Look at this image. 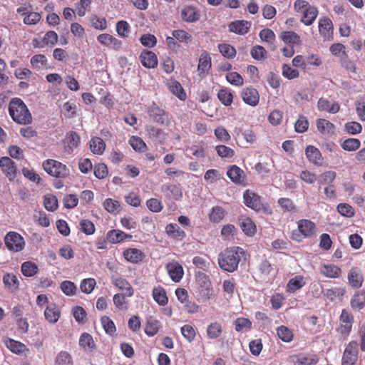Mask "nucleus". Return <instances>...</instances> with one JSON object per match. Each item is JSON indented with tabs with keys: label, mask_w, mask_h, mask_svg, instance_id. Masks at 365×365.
Wrapping results in <instances>:
<instances>
[{
	"label": "nucleus",
	"mask_w": 365,
	"mask_h": 365,
	"mask_svg": "<svg viewBox=\"0 0 365 365\" xmlns=\"http://www.w3.org/2000/svg\"><path fill=\"white\" fill-rule=\"evenodd\" d=\"M246 252L240 247H232L225 249L218 255L219 267L227 272H233L237 269L240 262L245 259Z\"/></svg>",
	"instance_id": "nucleus-1"
},
{
	"label": "nucleus",
	"mask_w": 365,
	"mask_h": 365,
	"mask_svg": "<svg viewBox=\"0 0 365 365\" xmlns=\"http://www.w3.org/2000/svg\"><path fill=\"white\" fill-rule=\"evenodd\" d=\"M9 112L12 120L21 125L31 123L32 116L26 104L19 98H14L9 105Z\"/></svg>",
	"instance_id": "nucleus-2"
},
{
	"label": "nucleus",
	"mask_w": 365,
	"mask_h": 365,
	"mask_svg": "<svg viewBox=\"0 0 365 365\" xmlns=\"http://www.w3.org/2000/svg\"><path fill=\"white\" fill-rule=\"evenodd\" d=\"M43 167L48 175L56 178H65L69 175V169L67 166L56 160H45Z\"/></svg>",
	"instance_id": "nucleus-3"
},
{
	"label": "nucleus",
	"mask_w": 365,
	"mask_h": 365,
	"mask_svg": "<svg viewBox=\"0 0 365 365\" xmlns=\"http://www.w3.org/2000/svg\"><path fill=\"white\" fill-rule=\"evenodd\" d=\"M147 113L149 118L159 125H168L170 123L169 114L155 103L148 107Z\"/></svg>",
	"instance_id": "nucleus-4"
},
{
	"label": "nucleus",
	"mask_w": 365,
	"mask_h": 365,
	"mask_svg": "<svg viewBox=\"0 0 365 365\" xmlns=\"http://www.w3.org/2000/svg\"><path fill=\"white\" fill-rule=\"evenodd\" d=\"M4 242L9 250L15 252H21L25 247L24 237L16 232H8L4 237Z\"/></svg>",
	"instance_id": "nucleus-5"
},
{
	"label": "nucleus",
	"mask_w": 365,
	"mask_h": 365,
	"mask_svg": "<svg viewBox=\"0 0 365 365\" xmlns=\"http://www.w3.org/2000/svg\"><path fill=\"white\" fill-rule=\"evenodd\" d=\"M358 351L357 342L351 341L344 350L341 365H355L358 359Z\"/></svg>",
	"instance_id": "nucleus-6"
},
{
	"label": "nucleus",
	"mask_w": 365,
	"mask_h": 365,
	"mask_svg": "<svg viewBox=\"0 0 365 365\" xmlns=\"http://www.w3.org/2000/svg\"><path fill=\"white\" fill-rule=\"evenodd\" d=\"M354 317L346 309H343L339 318V327L337 331L344 336H347L351 331Z\"/></svg>",
	"instance_id": "nucleus-7"
},
{
	"label": "nucleus",
	"mask_w": 365,
	"mask_h": 365,
	"mask_svg": "<svg viewBox=\"0 0 365 365\" xmlns=\"http://www.w3.org/2000/svg\"><path fill=\"white\" fill-rule=\"evenodd\" d=\"M0 168L10 181L16 178L17 168L14 162L10 158L2 157L0 158Z\"/></svg>",
	"instance_id": "nucleus-8"
},
{
	"label": "nucleus",
	"mask_w": 365,
	"mask_h": 365,
	"mask_svg": "<svg viewBox=\"0 0 365 365\" xmlns=\"http://www.w3.org/2000/svg\"><path fill=\"white\" fill-rule=\"evenodd\" d=\"M97 40L103 46L115 51H119L122 48V41L109 34L98 35Z\"/></svg>",
	"instance_id": "nucleus-9"
},
{
	"label": "nucleus",
	"mask_w": 365,
	"mask_h": 365,
	"mask_svg": "<svg viewBox=\"0 0 365 365\" xmlns=\"http://www.w3.org/2000/svg\"><path fill=\"white\" fill-rule=\"evenodd\" d=\"M294 365H314L319 361L317 355L301 353L291 356Z\"/></svg>",
	"instance_id": "nucleus-10"
},
{
	"label": "nucleus",
	"mask_w": 365,
	"mask_h": 365,
	"mask_svg": "<svg viewBox=\"0 0 365 365\" xmlns=\"http://www.w3.org/2000/svg\"><path fill=\"white\" fill-rule=\"evenodd\" d=\"M160 189L161 192L168 199L179 200L182 197V190L179 185L167 183L163 184Z\"/></svg>",
	"instance_id": "nucleus-11"
},
{
	"label": "nucleus",
	"mask_w": 365,
	"mask_h": 365,
	"mask_svg": "<svg viewBox=\"0 0 365 365\" xmlns=\"http://www.w3.org/2000/svg\"><path fill=\"white\" fill-rule=\"evenodd\" d=\"M166 269L171 279L175 282H180L184 274L182 265L178 262H171L167 264Z\"/></svg>",
	"instance_id": "nucleus-12"
},
{
	"label": "nucleus",
	"mask_w": 365,
	"mask_h": 365,
	"mask_svg": "<svg viewBox=\"0 0 365 365\" xmlns=\"http://www.w3.org/2000/svg\"><path fill=\"white\" fill-rule=\"evenodd\" d=\"M251 22L245 20H236L228 25L230 32L238 35H244L249 32L251 27Z\"/></svg>",
	"instance_id": "nucleus-13"
},
{
	"label": "nucleus",
	"mask_w": 365,
	"mask_h": 365,
	"mask_svg": "<svg viewBox=\"0 0 365 365\" xmlns=\"http://www.w3.org/2000/svg\"><path fill=\"white\" fill-rule=\"evenodd\" d=\"M242 98L243 101L251 106H255L258 104L259 96L257 91L252 88L248 87L242 91Z\"/></svg>",
	"instance_id": "nucleus-14"
},
{
	"label": "nucleus",
	"mask_w": 365,
	"mask_h": 365,
	"mask_svg": "<svg viewBox=\"0 0 365 365\" xmlns=\"http://www.w3.org/2000/svg\"><path fill=\"white\" fill-rule=\"evenodd\" d=\"M298 230L304 237H311L315 233L316 225L309 220H300L297 222Z\"/></svg>",
	"instance_id": "nucleus-15"
},
{
	"label": "nucleus",
	"mask_w": 365,
	"mask_h": 365,
	"mask_svg": "<svg viewBox=\"0 0 365 365\" xmlns=\"http://www.w3.org/2000/svg\"><path fill=\"white\" fill-rule=\"evenodd\" d=\"M200 17V13L195 6H187L181 11V18L185 22H195L199 20Z\"/></svg>",
	"instance_id": "nucleus-16"
},
{
	"label": "nucleus",
	"mask_w": 365,
	"mask_h": 365,
	"mask_svg": "<svg viewBox=\"0 0 365 365\" xmlns=\"http://www.w3.org/2000/svg\"><path fill=\"white\" fill-rule=\"evenodd\" d=\"M348 281L351 287H361L364 282L361 271L357 267H352L348 273Z\"/></svg>",
	"instance_id": "nucleus-17"
},
{
	"label": "nucleus",
	"mask_w": 365,
	"mask_h": 365,
	"mask_svg": "<svg viewBox=\"0 0 365 365\" xmlns=\"http://www.w3.org/2000/svg\"><path fill=\"white\" fill-rule=\"evenodd\" d=\"M244 202L246 206L253 209L259 210L261 207V200L259 195L254 192L247 190L243 195Z\"/></svg>",
	"instance_id": "nucleus-18"
},
{
	"label": "nucleus",
	"mask_w": 365,
	"mask_h": 365,
	"mask_svg": "<svg viewBox=\"0 0 365 365\" xmlns=\"http://www.w3.org/2000/svg\"><path fill=\"white\" fill-rule=\"evenodd\" d=\"M140 58L142 65L148 68H154L158 65V58L155 53L150 51H143Z\"/></svg>",
	"instance_id": "nucleus-19"
},
{
	"label": "nucleus",
	"mask_w": 365,
	"mask_h": 365,
	"mask_svg": "<svg viewBox=\"0 0 365 365\" xmlns=\"http://www.w3.org/2000/svg\"><path fill=\"white\" fill-rule=\"evenodd\" d=\"M305 155L311 163L318 166L322 165V153L316 147L308 145L305 149Z\"/></svg>",
	"instance_id": "nucleus-20"
},
{
	"label": "nucleus",
	"mask_w": 365,
	"mask_h": 365,
	"mask_svg": "<svg viewBox=\"0 0 365 365\" xmlns=\"http://www.w3.org/2000/svg\"><path fill=\"white\" fill-rule=\"evenodd\" d=\"M227 175L236 184H242L245 181V173L237 165L231 166L227 171Z\"/></svg>",
	"instance_id": "nucleus-21"
},
{
	"label": "nucleus",
	"mask_w": 365,
	"mask_h": 365,
	"mask_svg": "<svg viewBox=\"0 0 365 365\" xmlns=\"http://www.w3.org/2000/svg\"><path fill=\"white\" fill-rule=\"evenodd\" d=\"M320 273L329 278H339L341 274V269L334 264H323L320 267Z\"/></svg>",
	"instance_id": "nucleus-22"
},
{
	"label": "nucleus",
	"mask_w": 365,
	"mask_h": 365,
	"mask_svg": "<svg viewBox=\"0 0 365 365\" xmlns=\"http://www.w3.org/2000/svg\"><path fill=\"white\" fill-rule=\"evenodd\" d=\"M113 284L118 287V289L125 293L128 297H132L134 294V290L130 284L124 278L116 277L113 279Z\"/></svg>",
	"instance_id": "nucleus-23"
},
{
	"label": "nucleus",
	"mask_w": 365,
	"mask_h": 365,
	"mask_svg": "<svg viewBox=\"0 0 365 365\" xmlns=\"http://www.w3.org/2000/svg\"><path fill=\"white\" fill-rule=\"evenodd\" d=\"M317 107L319 110L327 111L330 113H336L339 110V105L337 103L323 98L318 101Z\"/></svg>",
	"instance_id": "nucleus-24"
},
{
	"label": "nucleus",
	"mask_w": 365,
	"mask_h": 365,
	"mask_svg": "<svg viewBox=\"0 0 365 365\" xmlns=\"http://www.w3.org/2000/svg\"><path fill=\"white\" fill-rule=\"evenodd\" d=\"M107 240L113 244L120 242L126 239H130L132 235L125 233L119 230H112L107 233Z\"/></svg>",
	"instance_id": "nucleus-25"
},
{
	"label": "nucleus",
	"mask_w": 365,
	"mask_h": 365,
	"mask_svg": "<svg viewBox=\"0 0 365 365\" xmlns=\"http://www.w3.org/2000/svg\"><path fill=\"white\" fill-rule=\"evenodd\" d=\"M319 31L325 38H329L333 31V24L329 18H322L319 21Z\"/></svg>",
	"instance_id": "nucleus-26"
},
{
	"label": "nucleus",
	"mask_w": 365,
	"mask_h": 365,
	"mask_svg": "<svg viewBox=\"0 0 365 365\" xmlns=\"http://www.w3.org/2000/svg\"><path fill=\"white\" fill-rule=\"evenodd\" d=\"M46 320L51 323H56L60 317V311L55 304H50L44 311Z\"/></svg>",
	"instance_id": "nucleus-27"
},
{
	"label": "nucleus",
	"mask_w": 365,
	"mask_h": 365,
	"mask_svg": "<svg viewBox=\"0 0 365 365\" xmlns=\"http://www.w3.org/2000/svg\"><path fill=\"white\" fill-rule=\"evenodd\" d=\"M240 225L246 235L253 236L255 234L256 226L250 217H241Z\"/></svg>",
	"instance_id": "nucleus-28"
},
{
	"label": "nucleus",
	"mask_w": 365,
	"mask_h": 365,
	"mask_svg": "<svg viewBox=\"0 0 365 365\" xmlns=\"http://www.w3.org/2000/svg\"><path fill=\"white\" fill-rule=\"evenodd\" d=\"M125 259L133 263H138L143 258V252L135 248H130L123 252Z\"/></svg>",
	"instance_id": "nucleus-29"
},
{
	"label": "nucleus",
	"mask_w": 365,
	"mask_h": 365,
	"mask_svg": "<svg viewBox=\"0 0 365 365\" xmlns=\"http://www.w3.org/2000/svg\"><path fill=\"white\" fill-rule=\"evenodd\" d=\"M318 15V10L316 7L309 6L303 11V16L302 18V21L307 26H309L313 24L314 20L316 19Z\"/></svg>",
	"instance_id": "nucleus-30"
},
{
	"label": "nucleus",
	"mask_w": 365,
	"mask_h": 365,
	"mask_svg": "<svg viewBox=\"0 0 365 365\" xmlns=\"http://www.w3.org/2000/svg\"><path fill=\"white\" fill-rule=\"evenodd\" d=\"M280 38L287 44L300 45L302 43L300 36L294 31H283L281 33Z\"/></svg>",
	"instance_id": "nucleus-31"
},
{
	"label": "nucleus",
	"mask_w": 365,
	"mask_h": 365,
	"mask_svg": "<svg viewBox=\"0 0 365 365\" xmlns=\"http://www.w3.org/2000/svg\"><path fill=\"white\" fill-rule=\"evenodd\" d=\"M90 148L93 154L101 155L106 149V143L102 138L93 137L90 140Z\"/></svg>",
	"instance_id": "nucleus-32"
},
{
	"label": "nucleus",
	"mask_w": 365,
	"mask_h": 365,
	"mask_svg": "<svg viewBox=\"0 0 365 365\" xmlns=\"http://www.w3.org/2000/svg\"><path fill=\"white\" fill-rule=\"evenodd\" d=\"M351 306L353 309L361 310L365 307V290L357 292L351 299Z\"/></svg>",
	"instance_id": "nucleus-33"
},
{
	"label": "nucleus",
	"mask_w": 365,
	"mask_h": 365,
	"mask_svg": "<svg viewBox=\"0 0 365 365\" xmlns=\"http://www.w3.org/2000/svg\"><path fill=\"white\" fill-rule=\"evenodd\" d=\"M222 333V324L218 322L210 323L207 328V336L210 339H217Z\"/></svg>",
	"instance_id": "nucleus-34"
},
{
	"label": "nucleus",
	"mask_w": 365,
	"mask_h": 365,
	"mask_svg": "<svg viewBox=\"0 0 365 365\" xmlns=\"http://www.w3.org/2000/svg\"><path fill=\"white\" fill-rule=\"evenodd\" d=\"M322 293L330 301L341 299L345 293V289L341 287H332L322 290Z\"/></svg>",
	"instance_id": "nucleus-35"
},
{
	"label": "nucleus",
	"mask_w": 365,
	"mask_h": 365,
	"mask_svg": "<svg viewBox=\"0 0 365 365\" xmlns=\"http://www.w3.org/2000/svg\"><path fill=\"white\" fill-rule=\"evenodd\" d=\"M211 68V58L206 52L202 53L199 59L197 70L200 73L205 74Z\"/></svg>",
	"instance_id": "nucleus-36"
},
{
	"label": "nucleus",
	"mask_w": 365,
	"mask_h": 365,
	"mask_svg": "<svg viewBox=\"0 0 365 365\" xmlns=\"http://www.w3.org/2000/svg\"><path fill=\"white\" fill-rule=\"evenodd\" d=\"M168 87L175 96L180 100H185L186 98V93L184 91L181 84L175 80H170L168 83Z\"/></svg>",
	"instance_id": "nucleus-37"
},
{
	"label": "nucleus",
	"mask_w": 365,
	"mask_h": 365,
	"mask_svg": "<svg viewBox=\"0 0 365 365\" xmlns=\"http://www.w3.org/2000/svg\"><path fill=\"white\" fill-rule=\"evenodd\" d=\"M6 347L13 353L20 354L27 350L26 346L23 343L9 339L6 341Z\"/></svg>",
	"instance_id": "nucleus-38"
},
{
	"label": "nucleus",
	"mask_w": 365,
	"mask_h": 365,
	"mask_svg": "<svg viewBox=\"0 0 365 365\" xmlns=\"http://www.w3.org/2000/svg\"><path fill=\"white\" fill-rule=\"evenodd\" d=\"M153 297L154 300L161 306L165 305L168 299L165 289L161 287H155L153 290Z\"/></svg>",
	"instance_id": "nucleus-39"
},
{
	"label": "nucleus",
	"mask_w": 365,
	"mask_h": 365,
	"mask_svg": "<svg viewBox=\"0 0 365 365\" xmlns=\"http://www.w3.org/2000/svg\"><path fill=\"white\" fill-rule=\"evenodd\" d=\"M235 330L238 332H247L252 329V322L244 317H239L235 321Z\"/></svg>",
	"instance_id": "nucleus-40"
},
{
	"label": "nucleus",
	"mask_w": 365,
	"mask_h": 365,
	"mask_svg": "<svg viewBox=\"0 0 365 365\" xmlns=\"http://www.w3.org/2000/svg\"><path fill=\"white\" fill-rule=\"evenodd\" d=\"M317 127L318 130L322 134H331L334 132V124L325 119L317 120Z\"/></svg>",
	"instance_id": "nucleus-41"
},
{
	"label": "nucleus",
	"mask_w": 365,
	"mask_h": 365,
	"mask_svg": "<svg viewBox=\"0 0 365 365\" xmlns=\"http://www.w3.org/2000/svg\"><path fill=\"white\" fill-rule=\"evenodd\" d=\"M305 284L304 279L301 275H297L289 279L287 284V290L289 292H294L302 288Z\"/></svg>",
	"instance_id": "nucleus-42"
},
{
	"label": "nucleus",
	"mask_w": 365,
	"mask_h": 365,
	"mask_svg": "<svg viewBox=\"0 0 365 365\" xmlns=\"http://www.w3.org/2000/svg\"><path fill=\"white\" fill-rule=\"evenodd\" d=\"M91 26L97 30L104 31L108 27L107 20L105 17H99L93 14L90 18Z\"/></svg>",
	"instance_id": "nucleus-43"
},
{
	"label": "nucleus",
	"mask_w": 365,
	"mask_h": 365,
	"mask_svg": "<svg viewBox=\"0 0 365 365\" xmlns=\"http://www.w3.org/2000/svg\"><path fill=\"white\" fill-rule=\"evenodd\" d=\"M73 359L71 355L66 351H60L56 356L55 365H73Z\"/></svg>",
	"instance_id": "nucleus-44"
},
{
	"label": "nucleus",
	"mask_w": 365,
	"mask_h": 365,
	"mask_svg": "<svg viewBox=\"0 0 365 365\" xmlns=\"http://www.w3.org/2000/svg\"><path fill=\"white\" fill-rule=\"evenodd\" d=\"M225 215L226 212L222 207L215 206L209 215V218L213 222H220L223 220Z\"/></svg>",
	"instance_id": "nucleus-45"
},
{
	"label": "nucleus",
	"mask_w": 365,
	"mask_h": 365,
	"mask_svg": "<svg viewBox=\"0 0 365 365\" xmlns=\"http://www.w3.org/2000/svg\"><path fill=\"white\" fill-rule=\"evenodd\" d=\"M4 284L11 291L18 289L19 282L17 277L13 274H6L3 277Z\"/></svg>",
	"instance_id": "nucleus-46"
},
{
	"label": "nucleus",
	"mask_w": 365,
	"mask_h": 365,
	"mask_svg": "<svg viewBox=\"0 0 365 365\" xmlns=\"http://www.w3.org/2000/svg\"><path fill=\"white\" fill-rule=\"evenodd\" d=\"M166 232L168 235L174 238H183L185 235V232L175 223H170L166 226Z\"/></svg>",
	"instance_id": "nucleus-47"
},
{
	"label": "nucleus",
	"mask_w": 365,
	"mask_h": 365,
	"mask_svg": "<svg viewBox=\"0 0 365 365\" xmlns=\"http://www.w3.org/2000/svg\"><path fill=\"white\" fill-rule=\"evenodd\" d=\"M38 267L32 262L27 261L21 265V272L26 277H33L38 272Z\"/></svg>",
	"instance_id": "nucleus-48"
},
{
	"label": "nucleus",
	"mask_w": 365,
	"mask_h": 365,
	"mask_svg": "<svg viewBox=\"0 0 365 365\" xmlns=\"http://www.w3.org/2000/svg\"><path fill=\"white\" fill-rule=\"evenodd\" d=\"M217 97L220 101L225 106L231 105L233 101V96L230 90L222 88L219 91Z\"/></svg>",
	"instance_id": "nucleus-49"
},
{
	"label": "nucleus",
	"mask_w": 365,
	"mask_h": 365,
	"mask_svg": "<svg viewBox=\"0 0 365 365\" xmlns=\"http://www.w3.org/2000/svg\"><path fill=\"white\" fill-rule=\"evenodd\" d=\"M79 345L86 350L93 349L95 344L92 336L88 333H83L79 339Z\"/></svg>",
	"instance_id": "nucleus-50"
},
{
	"label": "nucleus",
	"mask_w": 365,
	"mask_h": 365,
	"mask_svg": "<svg viewBox=\"0 0 365 365\" xmlns=\"http://www.w3.org/2000/svg\"><path fill=\"white\" fill-rule=\"evenodd\" d=\"M218 49L220 53L225 58H233L236 56L235 48L228 43H221L218 45Z\"/></svg>",
	"instance_id": "nucleus-51"
},
{
	"label": "nucleus",
	"mask_w": 365,
	"mask_h": 365,
	"mask_svg": "<svg viewBox=\"0 0 365 365\" xmlns=\"http://www.w3.org/2000/svg\"><path fill=\"white\" fill-rule=\"evenodd\" d=\"M279 338L284 342H290L293 339L292 331L285 326H280L277 329Z\"/></svg>",
	"instance_id": "nucleus-52"
},
{
	"label": "nucleus",
	"mask_w": 365,
	"mask_h": 365,
	"mask_svg": "<svg viewBox=\"0 0 365 365\" xmlns=\"http://www.w3.org/2000/svg\"><path fill=\"white\" fill-rule=\"evenodd\" d=\"M159 329V322L158 321L154 319H149L147 322L145 328V333L149 336H153L155 335Z\"/></svg>",
	"instance_id": "nucleus-53"
},
{
	"label": "nucleus",
	"mask_w": 365,
	"mask_h": 365,
	"mask_svg": "<svg viewBox=\"0 0 365 365\" xmlns=\"http://www.w3.org/2000/svg\"><path fill=\"white\" fill-rule=\"evenodd\" d=\"M278 204L284 212H294L296 211V207L289 198L281 197L278 200Z\"/></svg>",
	"instance_id": "nucleus-54"
},
{
	"label": "nucleus",
	"mask_w": 365,
	"mask_h": 365,
	"mask_svg": "<svg viewBox=\"0 0 365 365\" xmlns=\"http://www.w3.org/2000/svg\"><path fill=\"white\" fill-rule=\"evenodd\" d=\"M130 31L129 24L125 21H119L116 23V32L122 38L128 37Z\"/></svg>",
	"instance_id": "nucleus-55"
},
{
	"label": "nucleus",
	"mask_w": 365,
	"mask_h": 365,
	"mask_svg": "<svg viewBox=\"0 0 365 365\" xmlns=\"http://www.w3.org/2000/svg\"><path fill=\"white\" fill-rule=\"evenodd\" d=\"M173 36L181 43H188L192 41V36L184 30H174L172 32Z\"/></svg>",
	"instance_id": "nucleus-56"
},
{
	"label": "nucleus",
	"mask_w": 365,
	"mask_h": 365,
	"mask_svg": "<svg viewBox=\"0 0 365 365\" xmlns=\"http://www.w3.org/2000/svg\"><path fill=\"white\" fill-rule=\"evenodd\" d=\"M61 291L67 296H73L77 290V287L71 281L66 280L61 284Z\"/></svg>",
	"instance_id": "nucleus-57"
},
{
	"label": "nucleus",
	"mask_w": 365,
	"mask_h": 365,
	"mask_svg": "<svg viewBox=\"0 0 365 365\" xmlns=\"http://www.w3.org/2000/svg\"><path fill=\"white\" fill-rule=\"evenodd\" d=\"M361 143L356 138H348L341 143V147L347 151H355L359 148Z\"/></svg>",
	"instance_id": "nucleus-58"
},
{
	"label": "nucleus",
	"mask_w": 365,
	"mask_h": 365,
	"mask_svg": "<svg viewBox=\"0 0 365 365\" xmlns=\"http://www.w3.org/2000/svg\"><path fill=\"white\" fill-rule=\"evenodd\" d=\"M30 62L34 68H40L46 66L47 58L43 54H36L31 57Z\"/></svg>",
	"instance_id": "nucleus-59"
},
{
	"label": "nucleus",
	"mask_w": 365,
	"mask_h": 365,
	"mask_svg": "<svg viewBox=\"0 0 365 365\" xmlns=\"http://www.w3.org/2000/svg\"><path fill=\"white\" fill-rule=\"evenodd\" d=\"M215 150L222 158H231L235 155V152L232 148L224 145H217Z\"/></svg>",
	"instance_id": "nucleus-60"
},
{
	"label": "nucleus",
	"mask_w": 365,
	"mask_h": 365,
	"mask_svg": "<svg viewBox=\"0 0 365 365\" xmlns=\"http://www.w3.org/2000/svg\"><path fill=\"white\" fill-rule=\"evenodd\" d=\"M96 284V280L93 278H88L83 279L80 285V288L82 292L86 294H90L93 290Z\"/></svg>",
	"instance_id": "nucleus-61"
},
{
	"label": "nucleus",
	"mask_w": 365,
	"mask_h": 365,
	"mask_svg": "<svg viewBox=\"0 0 365 365\" xmlns=\"http://www.w3.org/2000/svg\"><path fill=\"white\" fill-rule=\"evenodd\" d=\"M44 207L48 211H54L58 207V200L56 196L49 195L44 197Z\"/></svg>",
	"instance_id": "nucleus-62"
},
{
	"label": "nucleus",
	"mask_w": 365,
	"mask_h": 365,
	"mask_svg": "<svg viewBox=\"0 0 365 365\" xmlns=\"http://www.w3.org/2000/svg\"><path fill=\"white\" fill-rule=\"evenodd\" d=\"M309 122L305 116L300 115L295 123L294 128L297 133H302L307 130Z\"/></svg>",
	"instance_id": "nucleus-63"
},
{
	"label": "nucleus",
	"mask_w": 365,
	"mask_h": 365,
	"mask_svg": "<svg viewBox=\"0 0 365 365\" xmlns=\"http://www.w3.org/2000/svg\"><path fill=\"white\" fill-rule=\"evenodd\" d=\"M129 143L136 151H143L146 147L145 142L138 136H132L129 140Z\"/></svg>",
	"instance_id": "nucleus-64"
}]
</instances>
